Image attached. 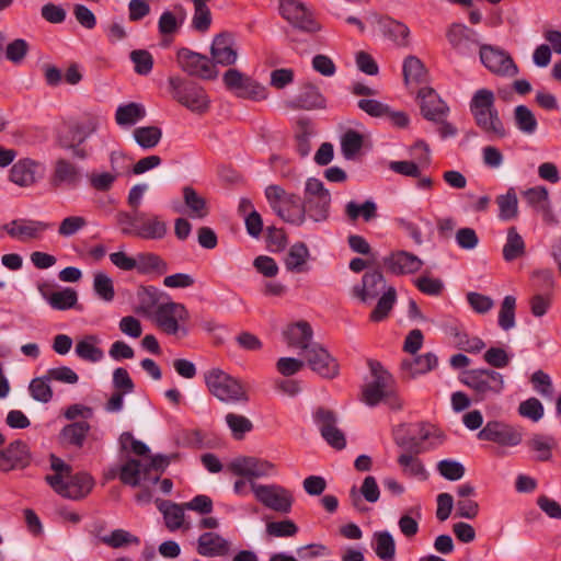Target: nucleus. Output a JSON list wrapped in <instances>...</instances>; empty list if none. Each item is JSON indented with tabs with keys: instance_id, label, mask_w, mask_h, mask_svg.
Returning a JSON list of instances; mask_svg holds the SVG:
<instances>
[{
	"instance_id": "nucleus-1",
	"label": "nucleus",
	"mask_w": 561,
	"mask_h": 561,
	"mask_svg": "<svg viewBox=\"0 0 561 561\" xmlns=\"http://www.w3.org/2000/svg\"><path fill=\"white\" fill-rule=\"evenodd\" d=\"M470 113L477 127L490 139H502L507 130L495 106V94L490 89L477 90L469 103Z\"/></svg>"
},
{
	"instance_id": "nucleus-2",
	"label": "nucleus",
	"mask_w": 561,
	"mask_h": 561,
	"mask_svg": "<svg viewBox=\"0 0 561 561\" xmlns=\"http://www.w3.org/2000/svg\"><path fill=\"white\" fill-rule=\"evenodd\" d=\"M208 391L218 400L226 403H247L249 394L245 386L219 368H213L205 374Z\"/></svg>"
},
{
	"instance_id": "nucleus-3",
	"label": "nucleus",
	"mask_w": 561,
	"mask_h": 561,
	"mask_svg": "<svg viewBox=\"0 0 561 561\" xmlns=\"http://www.w3.org/2000/svg\"><path fill=\"white\" fill-rule=\"evenodd\" d=\"M169 85L173 98L190 111L203 114L209 108L206 91L195 82L180 77H170Z\"/></svg>"
},
{
	"instance_id": "nucleus-4",
	"label": "nucleus",
	"mask_w": 561,
	"mask_h": 561,
	"mask_svg": "<svg viewBox=\"0 0 561 561\" xmlns=\"http://www.w3.org/2000/svg\"><path fill=\"white\" fill-rule=\"evenodd\" d=\"M302 203L306 215L313 221L320 222L328 219L331 195L319 179L309 178L306 181Z\"/></svg>"
},
{
	"instance_id": "nucleus-5",
	"label": "nucleus",
	"mask_w": 561,
	"mask_h": 561,
	"mask_svg": "<svg viewBox=\"0 0 561 561\" xmlns=\"http://www.w3.org/2000/svg\"><path fill=\"white\" fill-rule=\"evenodd\" d=\"M461 381L474 392L477 401L500 394L504 389L503 375L492 369L468 370Z\"/></svg>"
},
{
	"instance_id": "nucleus-6",
	"label": "nucleus",
	"mask_w": 561,
	"mask_h": 561,
	"mask_svg": "<svg viewBox=\"0 0 561 561\" xmlns=\"http://www.w3.org/2000/svg\"><path fill=\"white\" fill-rule=\"evenodd\" d=\"M252 492L257 502L264 507L279 514H289L293 510L295 497L293 492L280 484L251 483Z\"/></svg>"
},
{
	"instance_id": "nucleus-7",
	"label": "nucleus",
	"mask_w": 561,
	"mask_h": 561,
	"mask_svg": "<svg viewBox=\"0 0 561 561\" xmlns=\"http://www.w3.org/2000/svg\"><path fill=\"white\" fill-rule=\"evenodd\" d=\"M45 480L57 494L75 501L84 499L94 486V479L87 472L69 473L64 480L59 476H46Z\"/></svg>"
},
{
	"instance_id": "nucleus-8",
	"label": "nucleus",
	"mask_w": 561,
	"mask_h": 561,
	"mask_svg": "<svg viewBox=\"0 0 561 561\" xmlns=\"http://www.w3.org/2000/svg\"><path fill=\"white\" fill-rule=\"evenodd\" d=\"M188 319V311L184 305L179 302H165L156 308L153 321L156 325L169 335H175L180 331L183 335L187 334V330L180 325Z\"/></svg>"
},
{
	"instance_id": "nucleus-9",
	"label": "nucleus",
	"mask_w": 561,
	"mask_h": 561,
	"mask_svg": "<svg viewBox=\"0 0 561 561\" xmlns=\"http://www.w3.org/2000/svg\"><path fill=\"white\" fill-rule=\"evenodd\" d=\"M479 55L482 65L493 75L515 77L519 72L512 56L503 49L492 45H480Z\"/></svg>"
},
{
	"instance_id": "nucleus-10",
	"label": "nucleus",
	"mask_w": 561,
	"mask_h": 561,
	"mask_svg": "<svg viewBox=\"0 0 561 561\" xmlns=\"http://www.w3.org/2000/svg\"><path fill=\"white\" fill-rule=\"evenodd\" d=\"M368 367L374 380L363 388L362 394L363 401L367 405L375 407L382 401L386 392L394 385V379L377 360H368Z\"/></svg>"
},
{
	"instance_id": "nucleus-11",
	"label": "nucleus",
	"mask_w": 561,
	"mask_h": 561,
	"mask_svg": "<svg viewBox=\"0 0 561 561\" xmlns=\"http://www.w3.org/2000/svg\"><path fill=\"white\" fill-rule=\"evenodd\" d=\"M178 62L187 75L204 80H213L218 76L215 64L210 58L188 48H181L176 55Z\"/></svg>"
},
{
	"instance_id": "nucleus-12",
	"label": "nucleus",
	"mask_w": 561,
	"mask_h": 561,
	"mask_svg": "<svg viewBox=\"0 0 561 561\" xmlns=\"http://www.w3.org/2000/svg\"><path fill=\"white\" fill-rule=\"evenodd\" d=\"M309 368L325 379H334L340 374V364L327 348L319 343H313L302 353Z\"/></svg>"
},
{
	"instance_id": "nucleus-13",
	"label": "nucleus",
	"mask_w": 561,
	"mask_h": 561,
	"mask_svg": "<svg viewBox=\"0 0 561 561\" xmlns=\"http://www.w3.org/2000/svg\"><path fill=\"white\" fill-rule=\"evenodd\" d=\"M278 10L283 19L301 31L314 33L320 30L313 13L298 0H279Z\"/></svg>"
},
{
	"instance_id": "nucleus-14",
	"label": "nucleus",
	"mask_w": 561,
	"mask_h": 561,
	"mask_svg": "<svg viewBox=\"0 0 561 561\" xmlns=\"http://www.w3.org/2000/svg\"><path fill=\"white\" fill-rule=\"evenodd\" d=\"M131 232H134L135 238L158 241L164 239L168 234V224L157 214L138 211L135 229Z\"/></svg>"
},
{
	"instance_id": "nucleus-15",
	"label": "nucleus",
	"mask_w": 561,
	"mask_h": 561,
	"mask_svg": "<svg viewBox=\"0 0 561 561\" xmlns=\"http://www.w3.org/2000/svg\"><path fill=\"white\" fill-rule=\"evenodd\" d=\"M229 469L236 476L247 478L250 483H254L253 479L276 473V466L273 462L256 457L237 458L229 465Z\"/></svg>"
},
{
	"instance_id": "nucleus-16",
	"label": "nucleus",
	"mask_w": 561,
	"mask_h": 561,
	"mask_svg": "<svg viewBox=\"0 0 561 561\" xmlns=\"http://www.w3.org/2000/svg\"><path fill=\"white\" fill-rule=\"evenodd\" d=\"M32 462V454L28 445L16 439L0 450V471L10 472L23 470Z\"/></svg>"
},
{
	"instance_id": "nucleus-17",
	"label": "nucleus",
	"mask_w": 561,
	"mask_h": 561,
	"mask_svg": "<svg viewBox=\"0 0 561 561\" xmlns=\"http://www.w3.org/2000/svg\"><path fill=\"white\" fill-rule=\"evenodd\" d=\"M478 438L501 446L514 447L522 443V433L510 424L490 421L478 433Z\"/></svg>"
},
{
	"instance_id": "nucleus-18",
	"label": "nucleus",
	"mask_w": 561,
	"mask_h": 561,
	"mask_svg": "<svg viewBox=\"0 0 561 561\" xmlns=\"http://www.w3.org/2000/svg\"><path fill=\"white\" fill-rule=\"evenodd\" d=\"M321 436L333 448L341 450L346 446V439L341 430L336 427V416L333 411L319 408L314 413Z\"/></svg>"
},
{
	"instance_id": "nucleus-19",
	"label": "nucleus",
	"mask_w": 561,
	"mask_h": 561,
	"mask_svg": "<svg viewBox=\"0 0 561 561\" xmlns=\"http://www.w3.org/2000/svg\"><path fill=\"white\" fill-rule=\"evenodd\" d=\"M477 32L462 23H453L446 31V38L458 54L469 56L479 46Z\"/></svg>"
},
{
	"instance_id": "nucleus-20",
	"label": "nucleus",
	"mask_w": 561,
	"mask_h": 561,
	"mask_svg": "<svg viewBox=\"0 0 561 561\" xmlns=\"http://www.w3.org/2000/svg\"><path fill=\"white\" fill-rule=\"evenodd\" d=\"M386 271L393 275L414 274L422 268V260L407 251H394L382 259Z\"/></svg>"
},
{
	"instance_id": "nucleus-21",
	"label": "nucleus",
	"mask_w": 561,
	"mask_h": 561,
	"mask_svg": "<svg viewBox=\"0 0 561 561\" xmlns=\"http://www.w3.org/2000/svg\"><path fill=\"white\" fill-rule=\"evenodd\" d=\"M420 108L423 117L432 122H440L449 113L448 105L439 98L436 91L430 87L417 92Z\"/></svg>"
},
{
	"instance_id": "nucleus-22",
	"label": "nucleus",
	"mask_w": 561,
	"mask_h": 561,
	"mask_svg": "<svg viewBox=\"0 0 561 561\" xmlns=\"http://www.w3.org/2000/svg\"><path fill=\"white\" fill-rule=\"evenodd\" d=\"M287 106L304 111L323 110L327 107V99L316 84L305 82L301 84L298 94L287 102Z\"/></svg>"
},
{
	"instance_id": "nucleus-23",
	"label": "nucleus",
	"mask_w": 561,
	"mask_h": 561,
	"mask_svg": "<svg viewBox=\"0 0 561 561\" xmlns=\"http://www.w3.org/2000/svg\"><path fill=\"white\" fill-rule=\"evenodd\" d=\"M231 542L218 533L206 531L197 539L196 551L203 557H228L231 553Z\"/></svg>"
},
{
	"instance_id": "nucleus-24",
	"label": "nucleus",
	"mask_w": 561,
	"mask_h": 561,
	"mask_svg": "<svg viewBox=\"0 0 561 561\" xmlns=\"http://www.w3.org/2000/svg\"><path fill=\"white\" fill-rule=\"evenodd\" d=\"M211 60L216 65L231 66L236 62L238 54L234 47V38L231 33L217 34L210 47Z\"/></svg>"
},
{
	"instance_id": "nucleus-25",
	"label": "nucleus",
	"mask_w": 561,
	"mask_h": 561,
	"mask_svg": "<svg viewBox=\"0 0 561 561\" xmlns=\"http://www.w3.org/2000/svg\"><path fill=\"white\" fill-rule=\"evenodd\" d=\"M51 225L28 219H14L3 226L7 233L14 239L26 241L30 239H39L42 233L50 228Z\"/></svg>"
},
{
	"instance_id": "nucleus-26",
	"label": "nucleus",
	"mask_w": 561,
	"mask_h": 561,
	"mask_svg": "<svg viewBox=\"0 0 561 561\" xmlns=\"http://www.w3.org/2000/svg\"><path fill=\"white\" fill-rule=\"evenodd\" d=\"M385 287L386 280L382 273L379 270H374L363 275L362 284L353 287V295L366 302L377 298Z\"/></svg>"
},
{
	"instance_id": "nucleus-27",
	"label": "nucleus",
	"mask_w": 561,
	"mask_h": 561,
	"mask_svg": "<svg viewBox=\"0 0 561 561\" xmlns=\"http://www.w3.org/2000/svg\"><path fill=\"white\" fill-rule=\"evenodd\" d=\"M284 221L301 226L306 220V209L299 195L290 193L286 199L277 206L275 211Z\"/></svg>"
},
{
	"instance_id": "nucleus-28",
	"label": "nucleus",
	"mask_w": 561,
	"mask_h": 561,
	"mask_svg": "<svg viewBox=\"0 0 561 561\" xmlns=\"http://www.w3.org/2000/svg\"><path fill=\"white\" fill-rule=\"evenodd\" d=\"M284 337L290 347L299 348L301 354L314 343L312 342L313 330L304 320L289 324L284 331Z\"/></svg>"
},
{
	"instance_id": "nucleus-29",
	"label": "nucleus",
	"mask_w": 561,
	"mask_h": 561,
	"mask_svg": "<svg viewBox=\"0 0 561 561\" xmlns=\"http://www.w3.org/2000/svg\"><path fill=\"white\" fill-rule=\"evenodd\" d=\"M98 126L99 119L94 116H88L85 121L70 126V137H59V146L61 148L69 149L75 147V142H77V145H81L98 129Z\"/></svg>"
},
{
	"instance_id": "nucleus-30",
	"label": "nucleus",
	"mask_w": 561,
	"mask_h": 561,
	"mask_svg": "<svg viewBox=\"0 0 561 561\" xmlns=\"http://www.w3.org/2000/svg\"><path fill=\"white\" fill-rule=\"evenodd\" d=\"M41 165L28 158L15 162L10 170V180L19 186H31L37 181Z\"/></svg>"
},
{
	"instance_id": "nucleus-31",
	"label": "nucleus",
	"mask_w": 561,
	"mask_h": 561,
	"mask_svg": "<svg viewBox=\"0 0 561 561\" xmlns=\"http://www.w3.org/2000/svg\"><path fill=\"white\" fill-rule=\"evenodd\" d=\"M81 181V174L78 168L66 159H58L55 163L51 175V184L55 187L66 185L76 187Z\"/></svg>"
},
{
	"instance_id": "nucleus-32",
	"label": "nucleus",
	"mask_w": 561,
	"mask_h": 561,
	"mask_svg": "<svg viewBox=\"0 0 561 561\" xmlns=\"http://www.w3.org/2000/svg\"><path fill=\"white\" fill-rule=\"evenodd\" d=\"M438 364V358L434 353H426L413 359H404L401 363L403 378L413 379L417 375L426 374Z\"/></svg>"
},
{
	"instance_id": "nucleus-33",
	"label": "nucleus",
	"mask_w": 561,
	"mask_h": 561,
	"mask_svg": "<svg viewBox=\"0 0 561 561\" xmlns=\"http://www.w3.org/2000/svg\"><path fill=\"white\" fill-rule=\"evenodd\" d=\"M90 424L87 421H77L67 424L59 433V440L65 446L81 449L90 432Z\"/></svg>"
},
{
	"instance_id": "nucleus-34",
	"label": "nucleus",
	"mask_w": 561,
	"mask_h": 561,
	"mask_svg": "<svg viewBox=\"0 0 561 561\" xmlns=\"http://www.w3.org/2000/svg\"><path fill=\"white\" fill-rule=\"evenodd\" d=\"M360 495H363L364 499L369 503H376L379 500L380 490H379V486L377 484L375 477L367 476L364 479L359 491H357L355 485L350 490V497H351L353 506L357 511L364 512L367 508L363 505Z\"/></svg>"
},
{
	"instance_id": "nucleus-35",
	"label": "nucleus",
	"mask_w": 561,
	"mask_h": 561,
	"mask_svg": "<svg viewBox=\"0 0 561 561\" xmlns=\"http://www.w3.org/2000/svg\"><path fill=\"white\" fill-rule=\"evenodd\" d=\"M136 270L139 274L164 275L169 271L168 263L157 253L141 252L136 255Z\"/></svg>"
},
{
	"instance_id": "nucleus-36",
	"label": "nucleus",
	"mask_w": 561,
	"mask_h": 561,
	"mask_svg": "<svg viewBox=\"0 0 561 561\" xmlns=\"http://www.w3.org/2000/svg\"><path fill=\"white\" fill-rule=\"evenodd\" d=\"M310 252L306 243L296 242L293 244L285 257V266L287 271L293 273H304L308 271L307 262Z\"/></svg>"
},
{
	"instance_id": "nucleus-37",
	"label": "nucleus",
	"mask_w": 561,
	"mask_h": 561,
	"mask_svg": "<svg viewBox=\"0 0 561 561\" xmlns=\"http://www.w3.org/2000/svg\"><path fill=\"white\" fill-rule=\"evenodd\" d=\"M185 206L188 208L191 218L203 219L209 214L207 201L201 196L192 186H184L182 190Z\"/></svg>"
},
{
	"instance_id": "nucleus-38",
	"label": "nucleus",
	"mask_w": 561,
	"mask_h": 561,
	"mask_svg": "<svg viewBox=\"0 0 561 561\" xmlns=\"http://www.w3.org/2000/svg\"><path fill=\"white\" fill-rule=\"evenodd\" d=\"M502 254L505 262H513L526 254L525 241L514 226L507 229L506 242Z\"/></svg>"
},
{
	"instance_id": "nucleus-39",
	"label": "nucleus",
	"mask_w": 561,
	"mask_h": 561,
	"mask_svg": "<svg viewBox=\"0 0 561 561\" xmlns=\"http://www.w3.org/2000/svg\"><path fill=\"white\" fill-rule=\"evenodd\" d=\"M146 116V108L142 104L130 102L122 104L115 112V122L121 127L133 126Z\"/></svg>"
},
{
	"instance_id": "nucleus-40",
	"label": "nucleus",
	"mask_w": 561,
	"mask_h": 561,
	"mask_svg": "<svg viewBox=\"0 0 561 561\" xmlns=\"http://www.w3.org/2000/svg\"><path fill=\"white\" fill-rule=\"evenodd\" d=\"M159 511L163 515L165 527L170 531H176L184 524V510L185 506L170 502V501H161L158 504Z\"/></svg>"
},
{
	"instance_id": "nucleus-41",
	"label": "nucleus",
	"mask_w": 561,
	"mask_h": 561,
	"mask_svg": "<svg viewBox=\"0 0 561 561\" xmlns=\"http://www.w3.org/2000/svg\"><path fill=\"white\" fill-rule=\"evenodd\" d=\"M528 448L536 453L538 461H549L552 458V450L557 447L556 439L550 435L534 434L527 440Z\"/></svg>"
},
{
	"instance_id": "nucleus-42",
	"label": "nucleus",
	"mask_w": 561,
	"mask_h": 561,
	"mask_svg": "<svg viewBox=\"0 0 561 561\" xmlns=\"http://www.w3.org/2000/svg\"><path fill=\"white\" fill-rule=\"evenodd\" d=\"M100 339L96 335H85L76 345V354L83 360L96 363L104 357L103 351L98 347Z\"/></svg>"
},
{
	"instance_id": "nucleus-43",
	"label": "nucleus",
	"mask_w": 561,
	"mask_h": 561,
	"mask_svg": "<svg viewBox=\"0 0 561 561\" xmlns=\"http://www.w3.org/2000/svg\"><path fill=\"white\" fill-rule=\"evenodd\" d=\"M450 335L454 339V344L457 348L468 353H479L485 347V343L478 336H469V334L458 328H451Z\"/></svg>"
},
{
	"instance_id": "nucleus-44",
	"label": "nucleus",
	"mask_w": 561,
	"mask_h": 561,
	"mask_svg": "<svg viewBox=\"0 0 561 561\" xmlns=\"http://www.w3.org/2000/svg\"><path fill=\"white\" fill-rule=\"evenodd\" d=\"M374 550L377 557L382 561H392L396 556V542L391 534L387 530L376 531L374 534Z\"/></svg>"
},
{
	"instance_id": "nucleus-45",
	"label": "nucleus",
	"mask_w": 561,
	"mask_h": 561,
	"mask_svg": "<svg viewBox=\"0 0 561 561\" xmlns=\"http://www.w3.org/2000/svg\"><path fill=\"white\" fill-rule=\"evenodd\" d=\"M499 206V218L504 221L515 219L518 216V201L513 187L506 194L496 197Z\"/></svg>"
},
{
	"instance_id": "nucleus-46",
	"label": "nucleus",
	"mask_w": 561,
	"mask_h": 561,
	"mask_svg": "<svg viewBox=\"0 0 561 561\" xmlns=\"http://www.w3.org/2000/svg\"><path fill=\"white\" fill-rule=\"evenodd\" d=\"M397 299L396 288L390 286L383 291L382 296L378 299L375 309L370 312L369 319L373 322H380L385 320L392 310Z\"/></svg>"
},
{
	"instance_id": "nucleus-47",
	"label": "nucleus",
	"mask_w": 561,
	"mask_h": 561,
	"mask_svg": "<svg viewBox=\"0 0 561 561\" xmlns=\"http://www.w3.org/2000/svg\"><path fill=\"white\" fill-rule=\"evenodd\" d=\"M133 136L142 149H152L160 142L162 129L158 126H141L134 129Z\"/></svg>"
},
{
	"instance_id": "nucleus-48",
	"label": "nucleus",
	"mask_w": 561,
	"mask_h": 561,
	"mask_svg": "<svg viewBox=\"0 0 561 561\" xmlns=\"http://www.w3.org/2000/svg\"><path fill=\"white\" fill-rule=\"evenodd\" d=\"M402 71L405 84L411 82L421 83L425 81L427 76L424 64L416 56H408L404 59Z\"/></svg>"
},
{
	"instance_id": "nucleus-49",
	"label": "nucleus",
	"mask_w": 561,
	"mask_h": 561,
	"mask_svg": "<svg viewBox=\"0 0 561 561\" xmlns=\"http://www.w3.org/2000/svg\"><path fill=\"white\" fill-rule=\"evenodd\" d=\"M516 127L526 135H533L538 127L534 113L526 105H517L514 110Z\"/></svg>"
},
{
	"instance_id": "nucleus-50",
	"label": "nucleus",
	"mask_w": 561,
	"mask_h": 561,
	"mask_svg": "<svg viewBox=\"0 0 561 561\" xmlns=\"http://www.w3.org/2000/svg\"><path fill=\"white\" fill-rule=\"evenodd\" d=\"M345 214L351 221H356L360 216L365 221H370L377 216V206L371 201L362 205L351 201L345 206Z\"/></svg>"
},
{
	"instance_id": "nucleus-51",
	"label": "nucleus",
	"mask_w": 561,
	"mask_h": 561,
	"mask_svg": "<svg viewBox=\"0 0 561 561\" xmlns=\"http://www.w3.org/2000/svg\"><path fill=\"white\" fill-rule=\"evenodd\" d=\"M141 474L144 476V463L129 459L121 467L119 480L126 485L138 486Z\"/></svg>"
},
{
	"instance_id": "nucleus-52",
	"label": "nucleus",
	"mask_w": 561,
	"mask_h": 561,
	"mask_svg": "<svg viewBox=\"0 0 561 561\" xmlns=\"http://www.w3.org/2000/svg\"><path fill=\"white\" fill-rule=\"evenodd\" d=\"M363 136L354 130L348 129L341 138V150L345 159H353L363 147Z\"/></svg>"
},
{
	"instance_id": "nucleus-53",
	"label": "nucleus",
	"mask_w": 561,
	"mask_h": 561,
	"mask_svg": "<svg viewBox=\"0 0 561 561\" xmlns=\"http://www.w3.org/2000/svg\"><path fill=\"white\" fill-rule=\"evenodd\" d=\"M101 541L114 549L140 543V539L137 536L125 529H115L110 535L101 537Z\"/></svg>"
},
{
	"instance_id": "nucleus-54",
	"label": "nucleus",
	"mask_w": 561,
	"mask_h": 561,
	"mask_svg": "<svg viewBox=\"0 0 561 561\" xmlns=\"http://www.w3.org/2000/svg\"><path fill=\"white\" fill-rule=\"evenodd\" d=\"M78 295L75 289L66 288L62 290L54 291L48 298L51 308L56 310H68L76 306Z\"/></svg>"
},
{
	"instance_id": "nucleus-55",
	"label": "nucleus",
	"mask_w": 561,
	"mask_h": 561,
	"mask_svg": "<svg viewBox=\"0 0 561 561\" xmlns=\"http://www.w3.org/2000/svg\"><path fill=\"white\" fill-rule=\"evenodd\" d=\"M237 96L253 101H263L267 99L268 91L263 84L247 76Z\"/></svg>"
},
{
	"instance_id": "nucleus-56",
	"label": "nucleus",
	"mask_w": 561,
	"mask_h": 561,
	"mask_svg": "<svg viewBox=\"0 0 561 561\" xmlns=\"http://www.w3.org/2000/svg\"><path fill=\"white\" fill-rule=\"evenodd\" d=\"M298 133L296 135V150L301 158L307 157L311 150L310 137L313 134L309 121L300 119L298 122Z\"/></svg>"
},
{
	"instance_id": "nucleus-57",
	"label": "nucleus",
	"mask_w": 561,
	"mask_h": 561,
	"mask_svg": "<svg viewBox=\"0 0 561 561\" xmlns=\"http://www.w3.org/2000/svg\"><path fill=\"white\" fill-rule=\"evenodd\" d=\"M50 379L47 378V374L43 377L34 378L28 387L32 398L36 401L47 403L53 399V390L49 386Z\"/></svg>"
},
{
	"instance_id": "nucleus-58",
	"label": "nucleus",
	"mask_w": 561,
	"mask_h": 561,
	"mask_svg": "<svg viewBox=\"0 0 561 561\" xmlns=\"http://www.w3.org/2000/svg\"><path fill=\"white\" fill-rule=\"evenodd\" d=\"M515 297L505 296L499 313V325L505 331L511 330L515 325Z\"/></svg>"
},
{
	"instance_id": "nucleus-59",
	"label": "nucleus",
	"mask_w": 561,
	"mask_h": 561,
	"mask_svg": "<svg viewBox=\"0 0 561 561\" xmlns=\"http://www.w3.org/2000/svg\"><path fill=\"white\" fill-rule=\"evenodd\" d=\"M398 463L404 474L426 479V470L419 458L409 454H402L398 458Z\"/></svg>"
},
{
	"instance_id": "nucleus-60",
	"label": "nucleus",
	"mask_w": 561,
	"mask_h": 561,
	"mask_svg": "<svg viewBox=\"0 0 561 561\" xmlns=\"http://www.w3.org/2000/svg\"><path fill=\"white\" fill-rule=\"evenodd\" d=\"M93 289L104 301L110 302L115 297L113 280L104 273L99 272L94 275Z\"/></svg>"
},
{
	"instance_id": "nucleus-61",
	"label": "nucleus",
	"mask_w": 561,
	"mask_h": 561,
	"mask_svg": "<svg viewBox=\"0 0 561 561\" xmlns=\"http://www.w3.org/2000/svg\"><path fill=\"white\" fill-rule=\"evenodd\" d=\"M226 423L237 439L243 438L244 434L253 428V424L248 417L236 413H228Z\"/></svg>"
},
{
	"instance_id": "nucleus-62",
	"label": "nucleus",
	"mask_w": 561,
	"mask_h": 561,
	"mask_svg": "<svg viewBox=\"0 0 561 561\" xmlns=\"http://www.w3.org/2000/svg\"><path fill=\"white\" fill-rule=\"evenodd\" d=\"M298 526L291 519L270 522L266 524V533L272 537H294L298 533Z\"/></svg>"
},
{
	"instance_id": "nucleus-63",
	"label": "nucleus",
	"mask_w": 561,
	"mask_h": 561,
	"mask_svg": "<svg viewBox=\"0 0 561 561\" xmlns=\"http://www.w3.org/2000/svg\"><path fill=\"white\" fill-rule=\"evenodd\" d=\"M437 471L445 479L457 481L463 477L466 469L460 462L456 460L444 459L437 463Z\"/></svg>"
},
{
	"instance_id": "nucleus-64",
	"label": "nucleus",
	"mask_w": 561,
	"mask_h": 561,
	"mask_svg": "<svg viewBox=\"0 0 561 561\" xmlns=\"http://www.w3.org/2000/svg\"><path fill=\"white\" fill-rule=\"evenodd\" d=\"M130 60L134 62L136 73L147 76L153 67V58L151 54L144 49L133 50Z\"/></svg>"
}]
</instances>
